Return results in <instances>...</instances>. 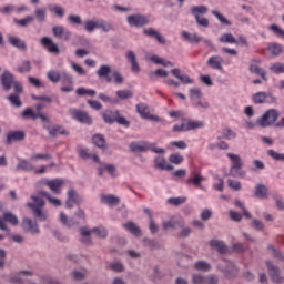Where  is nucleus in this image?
<instances>
[{
    "mask_svg": "<svg viewBox=\"0 0 284 284\" xmlns=\"http://www.w3.org/2000/svg\"><path fill=\"white\" fill-rule=\"evenodd\" d=\"M30 199L33 202H28L26 205L29 210H31L33 217L40 223L48 221V213L44 212L45 200L43 199H47L49 204L53 205V207H61V205H63V202H61L60 199L52 196V194H50L48 191L40 190L37 192V194L31 195Z\"/></svg>",
    "mask_w": 284,
    "mask_h": 284,
    "instance_id": "1",
    "label": "nucleus"
},
{
    "mask_svg": "<svg viewBox=\"0 0 284 284\" xmlns=\"http://www.w3.org/2000/svg\"><path fill=\"white\" fill-rule=\"evenodd\" d=\"M217 270L223 274L224 278L230 280L239 276V266L230 260H222V262L217 264Z\"/></svg>",
    "mask_w": 284,
    "mask_h": 284,
    "instance_id": "2",
    "label": "nucleus"
},
{
    "mask_svg": "<svg viewBox=\"0 0 284 284\" xmlns=\"http://www.w3.org/2000/svg\"><path fill=\"white\" fill-rule=\"evenodd\" d=\"M280 116L281 113H278V110L268 109L262 116L258 118L257 125H260V128H270L274 125L276 121H278Z\"/></svg>",
    "mask_w": 284,
    "mask_h": 284,
    "instance_id": "3",
    "label": "nucleus"
},
{
    "mask_svg": "<svg viewBox=\"0 0 284 284\" xmlns=\"http://www.w3.org/2000/svg\"><path fill=\"white\" fill-rule=\"evenodd\" d=\"M83 203V197L79 195V192L75 191L74 187H71L67 192V201H65V207L67 210H72L75 205H81Z\"/></svg>",
    "mask_w": 284,
    "mask_h": 284,
    "instance_id": "4",
    "label": "nucleus"
},
{
    "mask_svg": "<svg viewBox=\"0 0 284 284\" xmlns=\"http://www.w3.org/2000/svg\"><path fill=\"white\" fill-rule=\"evenodd\" d=\"M266 267L268 270L270 278L273 283H284V276L281 274V268L278 266L272 264L270 261H266Z\"/></svg>",
    "mask_w": 284,
    "mask_h": 284,
    "instance_id": "5",
    "label": "nucleus"
},
{
    "mask_svg": "<svg viewBox=\"0 0 284 284\" xmlns=\"http://www.w3.org/2000/svg\"><path fill=\"white\" fill-rule=\"evenodd\" d=\"M37 221L39 220L36 219V221H33L30 217H24L22 220V230H24L29 234H32L33 236H37V234L41 233V230L39 229V223Z\"/></svg>",
    "mask_w": 284,
    "mask_h": 284,
    "instance_id": "6",
    "label": "nucleus"
},
{
    "mask_svg": "<svg viewBox=\"0 0 284 284\" xmlns=\"http://www.w3.org/2000/svg\"><path fill=\"white\" fill-rule=\"evenodd\" d=\"M129 26L133 28H143V26H148L150 23V19L143 14H132L126 18Z\"/></svg>",
    "mask_w": 284,
    "mask_h": 284,
    "instance_id": "7",
    "label": "nucleus"
},
{
    "mask_svg": "<svg viewBox=\"0 0 284 284\" xmlns=\"http://www.w3.org/2000/svg\"><path fill=\"white\" fill-rule=\"evenodd\" d=\"M65 185V180L61 178L51 179L47 183V187L52 192V194H55V196H59L61 194L62 187Z\"/></svg>",
    "mask_w": 284,
    "mask_h": 284,
    "instance_id": "8",
    "label": "nucleus"
},
{
    "mask_svg": "<svg viewBox=\"0 0 284 284\" xmlns=\"http://www.w3.org/2000/svg\"><path fill=\"white\" fill-rule=\"evenodd\" d=\"M70 114L75 121H79L80 123H85L87 125H90L92 123V116L88 114V112L78 110V109H70Z\"/></svg>",
    "mask_w": 284,
    "mask_h": 284,
    "instance_id": "9",
    "label": "nucleus"
},
{
    "mask_svg": "<svg viewBox=\"0 0 284 284\" xmlns=\"http://www.w3.org/2000/svg\"><path fill=\"white\" fill-rule=\"evenodd\" d=\"M52 33L55 39H62V41H70L72 39V32L63 26H54Z\"/></svg>",
    "mask_w": 284,
    "mask_h": 284,
    "instance_id": "10",
    "label": "nucleus"
},
{
    "mask_svg": "<svg viewBox=\"0 0 284 284\" xmlns=\"http://www.w3.org/2000/svg\"><path fill=\"white\" fill-rule=\"evenodd\" d=\"M0 81L3 90L8 92L12 90L14 85V74H12L10 71H3V73L0 77Z\"/></svg>",
    "mask_w": 284,
    "mask_h": 284,
    "instance_id": "11",
    "label": "nucleus"
},
{
    "mask_svg": "<svg viewBox=\"0 0 284 284\" xmlns=\"http://www.w3.org/2000/svg\"><path fill=\"white\" fill-rule=\"evenodd\" d=\"M163 230H179V227H183V220L182 217L173 216L169 220L162 221Z\"/></svg>",
    "mask_w": 284,
    "mask_h": 284,
    "instance_id": "12",
    "label": "nucleus"
},
{
    "mask_svg": "<svg viewBox=\"0 0 284 284\" xmlns=\"http://www.w3.org/2000/svg\"><path fill=\"white\" fill-rule=\"evenodd\" d=\"M112 65L110 64H102L100 68L97 70V75L99 79H104L106 83H112Z\"/></svg>",
    "mask_w": 284,
    "mask_h": 284,
    "instance_id": "13",
    "label": "nucleus"
},
{
    "mask_svg": "<svg viewBox=\"0 0 284 284\" xmlns=\"http://www.w3.org/2000/svg\"><path fill=\"white\" fill-rule=\"evenodd\" d=\"M34 276V272L32 271H20L16 273L13 276L10 277V283L13 284H23L26 283L24 277H31Z\"/></svg>",
    "mask_w": 284,
    "mask_h": 284,
    "instance_id": "14",
    "label": "nucleus"
},
{
    "mask_svg": "<svg viewBox=\"0 0 284 284\" xmlns=\"http://www.w3.org/2000/svg\"><path fill=\"white\" fill-rule=\"evenodd\" d=\"M41 43L42 45H45L48 52H50L51 54H60L61 49L59 48V44L52 41V39L48 37H43L41 38Z\"/></svg>",
    "mask_w": 284,
    "mask_h": 284,
    "instance_id": "15",
    "label": "nucleus"
},
{
    "mask_svg": "<svg viewBox=\"0 0 284 284\" xmlns=\"http://www.w3.org/2000/svg\"><path fill=\"white\" fill-rule=\"evenodd\" d=\"M80 233V243L83 245H92V230L83 226L79 230Z\"/></svg>",
    "mask_w": 284,
    "mask_h": 284,
    "instance_id": "16",
    "label": "nucleus"
},
{
    "mask_svg": "<svg viewBox=\"0 0 284 284\" xmlns=\"http://www.w3.org/2000/svg\"><path fill=\"white\" fill-rule=\"evenodd\" d=\"M209 245L213 250H216V252H219V254H227V252H230V248H227V245H225V242H223L221 240H211L209 242Z\"/></svg>",
    "mask_w": 284,
    "mask_h": 284,
    "instance_id": "17",
    "label": "nucleus"
},
{
    "mask_svg": "<svg viewBox=\"0 0 284 284\" xmlns=\"http://www.w3.org/2000/svg\"><path fill=\"white\" fill-rule=\"evenodd\" d=\"M100 201L104 205H109V207H114V206L119 205V203H121V199H119L116 195H112V194H109V195L102 194V195H100Z\"/></svg>",
    "mask_w": 284,
    "mask_h": 284,
    "instance_id": "18",
    "label": "nucleus"
},
{
    "mask_svg": "<svg viewBox=\"0 0 284 284\" xmlns=\"http://www.w3.org/2000/svg\"><path fill=\"white\" fill-rule=\"evenodd\" d=\"M206 63L209 68H212L213 70H223V57L221 55H213L209 58Z\"/></svg>",
    "mask_w": 284,
    "mask_h": 284,
    "instance_id": "19",
    "label": "nucleus"
},
{
    "mask_svg": "<svg viewBox=\"0 0 284 284\" xmlns=\"http://www.w3.org/2000/svg\"><path fill=\"white\" fill-rule=\"evenodd\" d=\"M8 41L10 45H12L13 48H17L18 50H21L22 52H26V50H28V45H26V41L21 40V38L9 36Z\"/></svg>",
    "mask_w": 284,
    "mask_h": 284,
    "instance_id": "20",
    "label": "nucleus"
},
{
    "mask_svg": "<svg viewBox=\"0 0 284 284\" xmlns=\"http://www.w3.org/2000/svg\"><path fill=\"white\" fill-rule=\"evenodd\" d=\"M126 60L131 63L132 72L139 74V72H141V67H139V62L136 61V53H134V51H128Z\"/></svg>",
    "mask_w": 284,
    "mask_h": 284,
    "instance_id": "21",
    "label": "nucleus"
},
{
    "mask_svg": "<svg viewBox=\"0 0 284 284\" xmlns=\"http://www.w3.org/2000/svg\"><path fill=\"white\" fill-rule=\"evenodd\" d=\"M26 139V133L23 131H13L8 133L6 144L12 145L13 141H23Z\"/></svg>",
    "mask_w": 284,
    "mask_h": 284,
    "instance_id": "22",
    "label": "nucleus"
},
{
    "mask_svg": "<svg viewBox=\"0 0 284 284\" xmlns=\"http://www.w3.org/2000/svg\"><path fill=\"white\" fill-rule=\"evenodd\" d=\"M154 163L158 170H166L168 172H172V170H174V166H172V164H168V161H165L163 155L156 156Z\"/></svg>",
    "mask_w": 284,
    "mask_h": 284,
    "instance_id": "23",
    "label": "nucleus"
},
{
    "mask_svg": "<svg viewBox=\"0 0 284 284\" xmlns=\"http://www.w3.org/2000/svg\"><path fill=\"white\" fill-rule=\"evenodd\" d=\"M59 221L62 223V225H65L67 227H74V225H79V221L74 217H68L63 212H60L59 214Z\"/></svg>",
    "mask_w": 284,
    "mask_h": 284,
    "instance_id": "24",
    "label": "nucleus"
},
{
    "mask_svg": "<svg viewBox=\"0 0 284 284\" xmlns=\"http://www.w3.org/2000/svg\"><path fill=\"white\" fill-rule=\"evenodd\" d=\"M88 276V270L85 268H79V270H73L71 272V277L75 283H81V281H85V277Z\"/></svg>",
    "mask_w": 284,
    "mask_h": 284,
    "instance_id": "25",
    "label": "nucleus"
},
{
    "mask_svg": "<svg viewBox=\"0 0 284 284\" xmlns=\"http://www.w3.org/2000/svg\"><path fill=\"white\" fill-rule=\"evenodd\" d=\"M16 170L18 172H31V170H34V165H32L28 160L20 159Z\"/></svg>",
    "mask_w": 284,
    "mask_h": 284,
    "instance_id": "26",
    "label": "nucleus"
},
{
    "mask_svg": "<svg viewBox=\"0 0 284 284\" xmlns=\"http://www.w3.org/2000/svg\"><path fill=\"white\" fill-rule=\"evenodd\" d=\"M267 192H268L267 185L260 183V184H256L255 186L254 196L256 199H267Z\"/></svg>",
    "mask_w": 284,
    "mask_h": 284,
    "instance_id": "27",
    "label": "nucleus"
},
{
    "mask_svg": "<svg viewBox=\"0 0 284 284\" xmlns=\"http://www.w3.org/2000/svg\"><path fill=\"white\" fill-rule=\"evenodd\" d=\"M116 116H119V111H110L106 110L103 112L102 118L105 123L112 125V123L116 122Z\"/></svg>",
    "mask_w": 284,
    "mask_h": 284,
    "instance_id": "28",
    "label": "nucleus"
},
{
    "mask_svg": "<svg viewBox=\"0 0 284 284\" xmlns=\"http://www.w3.org/2000/svg\"><path fill=\"white\" fill-rule=\"evenodd\" d=\"M268 97H272V93L257 92V93L252 95V101L256 105H261V104L265 103V101L267 100Z\"/></svg>",
    "mask_w": 284,
    "mask_h": 284,
    "instance_id": "29",
    "label": "nucleus"
},
{
    "mask_svg": "<svg viewBox=\"0 0 284 284\" xmlns=\"http://www.w3.org/2000/svg\"><path fill=\"white\" fill-rule=\"evenodd\" d=\"M129 148L131 152H148L150 150L146 142H132Z\"/></svg>",
    "mask_w": 284,
    "mask_h": 284,
    "instance_id": "30",
    "label": "nucleus"
},
{
    "mask_svg": "<svg viewBox=\"0 0 284 284\" xmlns=\"http://www.w3.org/2000/svg\"><path fill=\"white\" fill-rule=\"evenodd\" d=\"M205 181V178L201 173H194L191 178L186 180L187 185H194L195 187H201V183Z\"/></svg>",
    "mask_w": 284,
    "mask_h": 284,
    "instance_id": "31",
    "label": "nucleus"
},
{
    "mask_svg": "<svg viewBox=\"0 0 284 284\" xmlns=\"http://www.w3.org/2000/svg\"><path fill=\"white\" fill-rule=\"evenodd\" d=\"M98 29L102 30V32H112L114 24L103 19H98Z\"/></svg>",
    "mask_w": 284,
    "mask_h": 284,
    "instance_id": "32",
    "label": "nucleus"
},
{
    "mask_svg": "<svg viewBox=\"0 0 284 284\" xmlns=\"http://www.w3.org/2000/svg\"><path fill=\"white\" fill-rule=\"evenodd\" d=\"M226 156L231 160V168H243V159L239 154L227 153Z\"/></svg>",
    "mask_w": 284,
    "mask_h": 284,
    "instance_id": "33",
    "label": "nucleus"
},
{
    "mask_svg": "<svg viewBox=\"0 0 284 284\" xmlns=\"http://www.w3.org/2000/svg\"><path fill=\"white\" fill-rule=\"evenodd\" d=\"M250 72L252 74H257L263 79V81H267L266 72L263 70V68L258 67L257 64H251L248 68Z\"/></svg>",
    "mask_w": 284,
    "mask_h": 284,
    "instance_id": "34",
    "label": "nucleus"
},
{
    "mask_svg": "<svg viewBox=\"0 0 284 284\" xmlns=\"http://www.w3.org/2000/svg\"><path fill=\"white\" fill-rule=\"evenodd\" d=\"M210 9L206 6H195L191 8V14L196 19V17H201L200 14H207Z\"/></svg>",
    "mask_w": 284,
    "mask_h": 284,
    "instance_id": "35",
    "label": "nucleus"
},
{
    "mask_svg": "<svg viewBox=\"0 0 284 284\" xmlns=\"http://www.w3.org/2000/svg\"><path fill=\"white\" fill-rule=\"evenodd\" d=\"M246 174L243 168H230L229 176H233V179H245Z\"/></svg>",
    "mask_w": 284,
    "mask_h": 284,
    "instance_id": "36",
    "label": "nucleus"
},
{
    "mask_svg": "<svg viewBox=\"0 0 284 284\" xmlns=\"http://www.w3.org/2000/svg\"><path fill=\"white\" fill-rule=\"evenodd\" d=\"M123 227H125L130 234H133V236H141V229H139L134 222H128L123 224Z\"/></svg>",
    "mask_w": 284,
    "mask_h": 284,
    "instance_id": "37",
    "label": "nucleus"
},
{
    "mask_svg": "<svg viewBox=\"0 0 284 284\" xmlns=\"http://www.w3.org/2000/svg\"><path fill=\"white\" fill-rule=\"evenodd\" d=\"M220 43H234L235 45H239V41H236V38L232 33H224L219 37Z\"/></svg>",
    "mask_w": 284,
    "mask_h": 284,
    "instance_id": "38",
    "label": "nucleus"
},
{
    "mask_svg": "<svg viewBox=\"0 0 284 284\" xmlns=\"http://www.w3.org/2000/svg\"><path fill=\"white\" fill-rule=\"evenodd\" d=\"M266 250H267V252H270V254H272V256H274V258H277L282 263L284 262L283 252L276 250V247H274V245H272V244L267 245Z\"/></svg>",
    "mask_w": 284,
    "mask_h": 284,
    "instance_id": "39",
    "label": "nucleus"
},
{
    "mask_svg": "<svg viewBox=\"0 0 284 284\" xmlns=\"http://www.w3.org/2000/svg\"><path fill=\"white\" fill-rule=\"evenodd\" d=\"M136 112L142 119H150V111L148 104L140 103L136 105Z\"/></svg>",
    "mask_w": 284,
    "mask_h": 284,
    "instance_id": "40",
    "label": "nucleus"
},
{
    "mask_svg": "<svg viewBox=\"0 0 284 284\" xmlns=\"http://www.w3.org/2000/svg\"><path fill=\"white\" fill-rule=\"evenodd\" d=\"M98 29V19L93 18L84 22V30L87 32H94Z\"/></svg>",
    "mask_w": 284,
    "mask_h": 284,
    "instance_id": "41",
    "label": "nucleus"
},
{
    "mask_svg": "<svg viewBox=\"0 0 284 284\" xmlns=\"http://www.w3.org/2000/svg\"><path fill=\"white\" fill-rule=\"evenodd\" d=\"M91 233L97 235L98 239H108V230L103 226L93 227Z\"/></svg>",
    "mask_w": 284,
    "mask_h": 284,
    "instance_id": "42",
    "label": "nucleus"
},
{
    "mask_svg": "<svg viewBox=\"0 0 284 284\" xmlns=\"http://www.w3.org/2000/svg\"><path fill=\"white\" fill-rule=\"evenodd\" d=\"M142 243H143L144 247H149L150 250H159V247H161L159 242H156L155 240H152L150 237H144L142 240Z\"/></svg>",
    "mask_w": 284,
    "mask_h": 284,
    "instance_id": "43",
    "label": "nucleus"
},
{
    "mask_svg": "<svg viewBox=\"0 0 284 284\" xmlns=\"http://www.w3.org/2000/svg\"><path fill=\"white\" fill-rule=\"evenodd\" d=\"M111 77L113 79V83H115L116 85H123V83L125 82V78L123 77V74H121V72L116 70H113L111 72Z\"/></svg>",
    "mask_w": 284,
    "mask_h": 284,
    "instance_id": "44",
    "label": "nucleus"
},
{
    "mask_svg": "<svg viewBox=\"0 0 284 284\" xmlns=\"http://www.w3.org/2000/svg\"><path fill=\"white\" fill-rule=\"evenodd\" d=\"M194 267L195 270H197V272H210V270H212V266L210 265V263L205 261L195 262Z\"/></svg>",
    "mask_w": 284,
    "mask_h": 284,
    "instance_id": "45",
    "label": "nucleus"
},
{
    "mask_svg": "<svg viewBox=\"0 0 284 284\" xmlns=\"http://www.w3.org/2000/svg\"><path fill=\"white\" fill-rule=\"evenodd\" d=\"M92 141L97 145V148L105 150V138L102 134L93 135Z\"/></svg>",
    "mask_w": 284,
    "mask_h": 284,
    "instance_id": "46",
    "label": "nucleus"
},
{
    "mask_svg": "<svg viewBox=\"0 0 284 284\" xmlns=\"http://www.w3.org/2000/svg\"><path fill=\"white\" fill-rule=\"evenodd\" d=\"M190 99L192 103H196V101L201 100V97H203V93L201 92V89L199 88H193L190 89Z\"/></svg>",
    "mask_w": 284,
    "mask_h": 284,
    "instance_id": "47",
    "label": "nucleus"
},
{
    "mask_svg": "<svg viewBox=\"0 0 284 284\" xmlns=\"http://www.w3.org/2000/svg\"><path fill=\"white\" fill-rule=\"evenodd\" d=\"M34 14H36L37 21H39L40 23H43L45 22L48 10L45 8H38L36 9Z\"/></svg>",
    "mask_w": 284,
    "mask_h": 284,
    "instance_id": "48",
    "label": "nucleus"
},
{
    "mask_svg": "<svg viewBox=\"0 0 284 284\" xmlns=\"http://www.w3.org/2000/svg\"><path fill=\"white\" fill-rule=\"evenodd\" d=\"M75 94H78V97H97V92L94 90L85 88H78L75 90Z\"/></svg>",
    "mask_w": 284,
    "mask_h": 284,
    "instance_id": "49",
    "label": "nucleus"
},
{
    "mask_svg": "<svg viewBox=\"0 0 284 284\" xmlns=\"http://www.w3.org/2000/svg\"><path fill=\"white\" fill-rule=\"evenodd\" d=\"M203 125H205V123H203V121L189 120L186 122V130H187V132H190L192 130H200V128H203Z\"/></svg>",
    "mask_w": 284,
    "mask_h": 284,
    "instance_id": "50",
    "label": "nucleus"
},
{
    "mask_svg": "<svg viewBox=\"0 0 284 284\" xmlns=\"http://www.w3.org/2000/svg\"><path fill=\"white\" fill-rule=\"evenodd\" d=\"M268 51L273 57H278V54L283 53V45L277 43H272L268 45Z\"/></svg>",
    "mask_w": 284,
    "mask_h": 284,
    "instance_id": "51",
    "label": "nucleus"
},
{
    "mask_svg": "<svg viewBox=\"0 0 284 284\" xmlns=\"http://www.w3.org/2000/svg\"><path fill=\"white\" fill-rule=\"evenodd\" d=\"M115 94L118 99H121L122 101H125L126 99H132V97H134V93L130 90H118Z\"/></svg>",
    "mask_w": 284,
    "mask_h": 284,
    "instance_id": "52",
    "label": "nucleus"
},
{
    "mask_svg": "<svg viewBox=\"0 0 284 284\" xmlns=\"http://www.w3.org/2000/svg\"><path fill=\"white\" fill-rule=\"evenodd\" d=\"M17 70L20 74H26V72H30L32 70V63H30V60H24Z\"/></svg>",
    "mask_w": 284,
    "mask_h": 284,
    "instance_id": "53",
    "label": "nucleus"
},
{
    "mask_svg": "<svg viewBox=\"0 0 284 284\" xmlns=\"http://www.w3.org/2000/svg\"><path fill=\"white\" fill-rule=\"evenodd\" d=\"M8 101L13 105L14 108H21L23 105V102L21 101V98L17 94H10L8 97Z\"/></svg>",
    "mask_w": 284,
    "mask_h": 284,
    "instance_id": "54",
    "label": "nucleus"
},
{
    "mask_svg": "<svg viewBox=\"0 0 284 284\" xmlns=\"http://www.w3.org/2000/svg\"><path fill=\"white\" fill-rule=\"evenodd\" d=\"M3 219L8 221V223H11V225H19V219L11 212H4Z\"/></svg>",
    "mask_w": 284,
    "mask_h": 284,
    "instance_id": "55",
    "label": "nucleus"
},
{
    "mask_svg": "<svg viewBox=\"0 0 284 284\" xmlns=\"http://www.w3.org/2000/svg\"><path fill=\"white\" fill-rule=\"evenodd\" d=\"M251 227L253 230H256V232H263V230H265V223H263V221H261L258 219H254L251 222Z\"/></svg>",
    "mask_w": 284,
    "mask_h": 284,
    "instance_id": "56",
    "label": "nucleus"
},
{
    "mask_svg": "<svg viewBox=\"0 0 284 284\" xmlns=\"http://www.w3.org/2000/svg\"><path fill=\"white\" fill-rule=\"evenodd\" d=\"M47 77L52 81V83H59V81H61V73L55 70H50L47 73Z\"/></svg>",
    "mask_w": 284,
    "mask_h": 284,
    "instance_id": "57",
    "label": "nucleus"
},
{
    "mask_svg": "<svg viewBox=\"0 0 284 284\" xmlns=\"http://www.w3.org/2000/svg\"><path fill=\"white\" fill-rule=\"evenodd\" d=\"M49 134H51V136H59V134H68V132H65V129L55 125L49 129Z\"/></svg>",
    "mask_w": 284,
    "mask_h": 284,
    "instance_id": "58",
    "label": "nucleus"
},
{
    "mask_svg": "<svg viewBox=\"0 0 284 284\" xmlns=\"http://www.w3.org/2000/svg\"><path fill=\"white\" fill-rule=\"evenodd\" d=\"M271 72L274 74H283L284 73V64L281 62L274 63L270 67Z\"/></svg>",
    "mask_w": 284,
    "mask_h": 284,
    "instance_id": "59",
    "label": "nucleus"
},
{
    "mask_svg": "<svg viewBox=\"0 0 284 284\" xmlns=\"http://www.w3.org/2000/svg\"><path fill=\"white\" fill-rule=\"evenodd\" d=\"M50 12H54L57 17H64L65 16V10L61 6H49Z\"/></svg>",
    "mask_w": 284,
    "mask_h": 284,
    "instance_id": "60",
    "label": "nucleus"
},
{
    "mask_svg": "<svg viewBox=\"0 0 284 284\" xmlns=\"http://www.w3.org/2000/svg\"><path fill=\"white\" fill-rule=\"evenodd\" d=\"M152 274H151V281L153 283H159V281H161V271L159 268V266H153L152 267Z\"/></svg>",
    "mask_w": 284,
    "mask_h": 284,
    "instance_id": "61",
    "label": "nucleus"
},
{
    "mask_svg": "<svg viewBox=\"0 0 284 284\" xmlns=\"http://www.w3.org/2000/svg\"><path fill=\"white\" fill-rule=\"evenodd\" d=\"M273 201H275L276 210H278L280 212H284V200H283V197H281L278 195H273Z\"/></svg>",
    "mask_w": 284,
    "mask_h": 284,
    "instance_id": "62",
    "label": "nucleus"
},
{
    "mask_svg": "<svg viewBox=\"0 0 284 284\" xmlns=\"http://www.w3.org/2000/svg\"><path fill=\"white\" fill-rule=\"evenodd\" d=\"M267 154L271 159H274V161H284V153H278L271 149L267 151Z\"/></svg>",
    "mask_w": 284,
    "mask_h": 284,
    "instance_id": "63",
    "label": "nucleus"
},
{
    "mask_svg": "<svg viewBox=\"0 0 284 284\" xmlns=\"http://www.w3.org/2000/svg\"><path fill=\"white\" fill-rule=\"evenodd\" d=\"M192 283L193 284H205V276L199 275V274H194L192 276Z\"/></svg>",
    "mask_w": 284,
    "mask_h": 284,
    "instance_id": "64",
    "label": "nucleus"
}]
</instances>
